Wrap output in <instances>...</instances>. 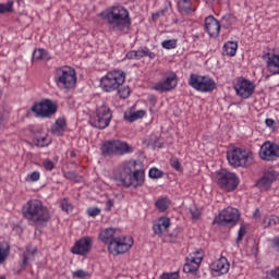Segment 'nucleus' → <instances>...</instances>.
<instances>
[{
	"mask_svg": "<svg viewBox=\"0 0 279 279\" xmlns=\"http://www.w3.org/2000/svg\"><path fill=\"white\" fill-rule=\"evenodd\" d=\"M101 243L107 245L108 252L113 256L125 254L132 250L134 239L123 234L119 229L107 228L99 233Z\"/></svg>",
	"mask_w": 279,
	"mask_h": 279,
	"instance_id": "nucleus-1",
	"label": "nucleus"
},
{
	"mask_svg": "<svg viewBox=\"0 0 279 279\" xmlns=\"http://www.w3.org/2000/svg\"><path fill=\"white\" fill-rule=\"evenodd\" d=\"M100 16L108 23L113 32H125V29H130V26L132 25L130 11H128L125 7H111L101 12Z\"/></svg>",
	"mask_w": 279,
	"mask_h": 279,
	"instance_id": "nucleus-2",
	"label": "nucleus"
},
{
	"mask_svg": "<svg viewBox=\"0 0 279 279\" xmlns=\"http://www.w3.org/2000/svg\"><path fill=\"white\" fill-rule=\"evenodd\" d=\"M22 213L24 218L28 221H33V223H47L49 219H51L49 208H47V206L39 199L28 201L24 205Z\"/></svg>",
	"mask_w": 279,
	"mask_h": 279,
	"instance_id": "nucleus-3",
	"label": "nucleus"
},
{
	"mask_svg": "<svg viewBox=\"0 0 279 279\" xmlns=\"http://www.w3.org/2000/svg\"><path fill=\"white\" fill-rule=\"evenodd\" d=\"M54 82L58 88L73 90L77 86V72L69 65L57 68L54 71Z\"/></svg>",
	"mask_w": 279,
	"mask_h": 279,
	"instance_id": "nucleus-4",
	"label": "nucleus"
},
{
	"mask_svg": "<svg viewBox=\"0 0 279 279\" xmlns=\"http://www.w3.org/2000/svg\"><path fill=\"white\" fill-rule=\"evenodd\" d=\"M227 160L231 167H252L254 153L245 148L234 147L227 153Z\"/></svg>",
	"mask_w": 279,
	"mask_h": 279,
	"instance_id": "nucleus-5",
	"label": "nucleus"
},
{
	"mask_svg": "<svg viewBox=\"0 0 279 279\" xmlns=\"http://www.w3.org/2000/svg\"><path fill=\"white\" fill-rule=\"evenodd\" d=\"M123 84H125V73L121 70L108 72L100 80V88H102L105 93H114V90H119Z\"/></svg>",
	"mask_w": 279,
	"mask_h": 279,
	"instance_id": "nucleus-6",
	"label": "nucleus"
},
{
	"mask_svg": "<svg viewBox=\"0 0 279 279\" xmlns=\"http://www.w3.org/2000/svg\"><path fill=\"white\" fill-rule=\"evenodd\" d=\"M134 148L121 140L106 141L101 146L102 156H125L132 154Z\"/></svg>",
	"mask_w": 279,
	"mask_h": 279,
	"instance_id": "nucleus-7",
	"label": "nucleus"
},
{
	"mask_svg": "<svg viewBox=\"0 0 279 279\" xmlns=\"http://www.w3.org/2000/svg\"><path fill=\"white\" fill-rule=\"evenodd\" d=\"M216 182L222 191L232 193V191H236L241 181L239 180V175H236V173L221 169L216 174Z\"/></svg>",
	"mask_w": 279,
	"mask_h": 279,
	"instance_id": "nucleus-8",
	"label": "nucleus"
},
{
	"mask_svg": "<svg viewBox=\"0 0 279 279\" xmlns=\"http://www.w3.org/2000/svg\"><path fill=\"white\" fill-rule=\"evenodd\" d=\"M187 84L198 93H213L217 88V82L208 75L191 74Z\"/></svg>",
	"mask_w": 279,
	"mask_h": 279,
	"instance_id": "nucleus-9",
	"label": "nucleus"
},
{
	"mask_svg": "<svg viewBox=\"0 0 279 279\" xmlns=\"http://www.w3.org/2000/svg\"><path fill=\"white\" fill-rule=\"evenodd\" d=\"M31 110L36 114V117H40L41 119H51V117L58 112V102L51 99H44L39 102H35Z\"/></svg>",
	"mask_w": 279,
	"mask_h": 279,
	"instance_id": "nucleus-10",
	"label": "nucleus"
},
{
	"mask_svg": "<svg viewBox=\"0 0 279 279\" xmlns=\"http://www.w3.org/2000/svg\"><path fill=\"white\" fill-rule=\"evenodd\" d=\"M110 121H112V111L110 110V107L100 105L96 109L95 118L90 120V125L98 130H106V128L110 125Z\"/></svg>",
	"mask_w": 279,
	"mask_h": 279,
	"instance_id": "nucleus-11",
	"label": "nucleus"
},
{
	"mask_svg": "<svg viewBox=\"0 0 279 279\" xmlns=\"http://www.w3.org/2000/svg\"><path fill=\"white\" fill-rule=\"evenodd\" d=\"M241 213H239V209L228 207L220 211V214L215 217L213 226H236V223H239Z\"/></svg>",
	"mask_w": 279,
	"mask_h": 279,
	"instance_id": "nucleus-12",
	"label": "nucleus"
},
{
	"mask_svg": "<svg viewBox=\"0 0 279 279\" xmlns=\"http://www.w3.org/2000/svg\"><path fill=\"white\" fill-rule=\"evenodd\" d=\"M233 88L238 97H241V99H250L256 90V85L247 78L240 77L236 80Z\"/></svg>",
	"mask_w": 279,
	"mask_h": 279,
	"instance_id": "nucleus-13",
	"label": "nucleus"
},
{
	"mask_svg": "<svg viewBox=\"0 0 279 279\" xmlns=\"http://www.w3.org/2000/svg\"><path fill=\"white\" fill-rule=\"evenodd\" d=\"M178 86V74L175 72H170L169 75L163 80L157 82L151 89L157 90V93H169Z\"/></svg>",
	"mask_w": 279,
	"mask_h": 279,
	"instance_id": "nucleus-14",
	"label": "nucleus"
},
{
	"mask_svg": "<svg viewBox=\"0 0 279 279\" xmlns=\"http://www.w3.org/2000/svg\"><path fill=\"white\" fill-rule=\"evenodd\" d=\"M259 156L262 160L274 162L279 158V145L274 142H265L260 147Z\"/></svg>",
	"mask_w": 279,
	"mask_h": 279,
	"instance_id": "nucleus-15",
	"label": "nucleus"
},
{
	"mask_svg": "<svg viewBox=\"0 0 279 279\" xmlns=\"http://www.w3.org/2000/svg\"><path fill=\"white\" fill-rule=\"evenodd\" d=\"M279 180V173L274 168H268L264 171L263 177L256 182V186L262 191H269L271 184Z\"/></svg>",
	"mask_w": 279,
	"mask_h": 279,
	"instance_id": "nucleus-16",
	"label": "nucleus"
},
{
	"mask_svg": "<svg viewBox=\"0 0 279 279\" xmlns=\"http://www.w3.org/2000/svg\"><path fill=\"white\" fill-rule=\"evenodd\" d=\"M90 250H93V238L84 236L75 242L71 252L77 256H86L87 254H90Z\"/></svg>",
	"mask_w": 279,
	"mask_h": 279,
	"instance_id": "nucleus-17",
	"label": "nucleus"
},
{
	"mask_svg": "<svg viewBox=\"0 0 279 279\" xmlns=\"http://www.w3.org/2000/svg\"><path fill=\"white\" fill-rule=\"evenodd\" d=\"M145 184V170H136L134 173L126 180H123L122 186L125 189H141Z\"/></svg>",
	"mask_w": 279,
	"mask_h": 279,
	"instance_id": "nucleus-18",
	"label": "nucleus"
},
{
	"mask_svg": "<svg viewBox=\"0 0 279 279\" xmlns=\"http://www.w3.org/2000/svg\"><path fill=\"white\" fill-rule=\"evenodd\" d=\"M137 166L138 162L136 160L124 161L119 166L118 171L120 173V184L123 183V180H128L134 171L137 170Z\"/></svg>",
	"mask_w": 279,
	"mask_h": 279,
	"instance_id": "nucleus-19",
	"label": "nucleus"
},
{
	"mask_svg": "<svg viewBox=\"0 0 279 279\" xmlns=\"http://www.w3.org/2000/svg\"><path fill=\"white\" fill-rule=\"evenodd\" d=\"M169 228H171V219L161 217L153 225V232L156 236L162 238L169 232Z\"/></svg>",
	"mask_w": 279,
	"mask_h": 279,
	"instance_id": "nucleus-20",
	"label": "nucleus"
},
{
	"mask_svg": "<svg viewBox=\"0 0 279 279\" xmlns=\"http://www.w3.org/2000/svg\"><path fill=\"white\" fill-rule=\"evenodd\" d=\"M211 274H216V276H223L230 271V263L228 258L221 256L219 259H216L210 265Z\"/></svg>",
	"mask_w": 279,
	"mask_h": 279,
	"instance_id": "nucleus-21",
	"label": "nucleus"
},
{
	"mask_svg": "<svg viewBox=\"0 0 279 279\" xmlns=\"http://www.w3.org/2000/svg\"><path fill=\"white\" fill-rule=\"evenodd\" d=\"M205 28L210 38H217L221 32V23L215 16L209 15L205 19Z\"/></svg>",
	"mask_w": 279,
	"mask_h": 279,
	"instance_id": "nucleus-22",
	"label": "nucleus"
},
{
	"mask_svg": "<svg viewBox=\"0 0 279 279\" xmlns=\"http://www.w3.org/2000/svg\"><path fill=\"white\" fill-rule=\"evenodd\" d=\"M266 68L272 75H279V54H268Z\"/></svg>",
	"mask_w": 279,
	"mask_h": 279,
	"instance_id": "nucleus-23",
	"label": "nucleus"
},
{
	"mask_svg": "<svg viewBox=\"0 0 279 279\" xmlns=\"http://www.w3.org/2000/svg\"><path fill=\"white\" fill-rule=\"evenodd\" d=\"M66 132V119L59 118L51 126V133L54 136H63Z\"/></svg>",
	"mask_w": 279,
	"mask_h": 279,
	"instance_id": "nucleus-24",
	"label": "nucleus"
},
{
	"mask_svg": "<svg viewBox=\"0 0 279 279\" xmlns=\"http://www.w3.org/2000/svg\"><path fill=\"white\" fill-rule=\"evenodd\" d=\"M145 110H137V111H126L124 113V120L129 123H134V121H138V119H143L145 117Z\"/></svg>",
	"mask_w": 279,
	"mask_h": 279,
	"instance_id": "nucleus-25",
	"label": "nucleus"
},
{
	"mask_svg": "<svg viewBox=\"0 0 279 279\" xmlns=\"http://www.w3.org/2000/svg\"><path fill=\"white\" fill-rule=\"evenodd\" d=\"M236 49H239V44H236V41H227L223 45L222 53L223 56H230L232 58L236 56Z\"/></svg>",
	"mask_w": 279,
	"mask_h": 279,
	"instance_id": "nucleus-26",
	"label": "nucleus"
},
{
	"mask_svg": "<svg viewBox=\"0 0 279 279\" xmlns=\"http://www.w3.org/2000/svg\"><path fill=\"white\" fill-rule=\"evenodd\" d=\"M178 7L182 14H191V12H195V9H193L191 4V0H180Z\"/></svg>",
	"mask_w": 279,
	"mask_h": 279,
	"instance_id": "nucleus-27",
	"label": "nucleus"
},
{
	"mask_svg": "<svg viewBox=\"0 0 279 279\" xmlns=\"http://www.w3.org/2000/svg\"><path fill=\"white\" fill-rule=\"evenodd\" d=\"M10 256V244L8 242L0 243V265H3Z\"/></svg>",
	"mask_w": 279,
	"mask_h": 279,
	"instance_id": "nucleus-28",
	"label": "nucleus"
},
{
	"mask_svg": "<svg viewBox=\"0 0 279 279\" xmlns=\"http://www.w3.org/2000/svg\"><path fill=\"white\" fill-rule=\"evenodd\" d=\"M33 60H51V57H49V51L38 48L33 52Z\"/></svg>",
	"mask_w": 279,
	"mask_h": 279,
	"instance_id": "nucleus-29",
	"label": "nucleus"
},
{
	"mask_svg": "<svg viewBox=\"0 0 279 279\" xmlns=\"http://www.w3.org/2000/svg\"><path fill=\"white\" fill-rule=\"evenodd\" d=\"M198 256L191 255L186 258V263H190L192 265H202V260L204 259V251L199 250L197 251Z\"/></svg>",
	"mask_w": 279,
	"mask_h": 279,
	"instance_id": "nucleus-30",
	"label": "nucleus"
},
{
	"mask_svg": "<svg viewBox=\"0 0 279 279\" xmlns=\"http://www.w3.org/2000/svg\"><path fill=\"white\" fill-rule=\"evenodd\" d=\"M234 23H236V16H234L230 13L226 14L221 19L222 27H225L226 29H228L229 27H232V25H234Z\"/></svg>",
	"mask_w": 279,
	"mask_h": 279,
	"instance_id": "nucleus-31",
	"label": "nucleus"
},
{
	"mask_svg": "<svg viewBox=\"0 0 279 279\" xmlns=\"http://www.w3.org/2000/svg\"><path fill=\"white\" fill-rule=\"evenodd\" d=\"M36 252H38V248H36V246H33V245L26 246V254L24 253L23 262H22L23 267H27V262L29 260V257L27 256H34Z\"/></svg>",
	"mask_w": 279,
	"mask_h": 279,
	"instance_id": "nucleus-32",
	"label": "nucleus"
},
{
	"mask_svg": "<svg viewBox=\"0 0 279 279\" xmlns=\"http://www.w3.org/2000/svg\"><path fill=\"white\" fill-rule=\"evenodd\" d=\"M279 223V217L271 215V216H265L263 220L264 228H271V226H278Z\"/></svg>",
	"mask_w": 279,
	"mask_h": 279,
	"instance_id": "nucleus-33",
	"label": "nucleus"
},
{
	"mask_svg": "<svg viewBox=\"0 0 279 279\" xmlns=\"http://www.w3.org/2000/svg\"><path fill=\"white\" fill-rule=\"evenodd\" d=\"M155 206L160 210L161 213H165L169 206H171V202L167 197H162L157 199L155 203Z\"/></svg>",
	"mask_w": 279,
	"mask_h": 279,
	"instance_id": "nucleus-34",
	"label": "nucleus"
},
{
	"mask_svg": "<svg viewBox=\"0 0 279 279\" xmlns=\"http://www.w3.org/2000/svg\"><path fill=\"white\" fill-rule=\"evenodd\" d=\"M145 56H148V58H156V54L149 51L148 48H142V49L135 50L136 60H141V58H145Z\"/></svg>",
	"mask_w": 279,
	"mask_h": 279,
	"instance_id": "nucleus-35",
	"label": "nucleus"
},
{
	"mask_svg": "<svg viewBox=\"0 0 279 279\" xmlns=\"http://www.w3.org/2000/svg\"><path fill=\"white\" fill-rule=\"evenodd\" d=\"M14 8L13 1H8L7 3H0V14H10Z\"/></svg>",
	"mask_w": 279,
	"mask_h": 279,
	"instance_id": "nucleus-36",
	"label": "nucleus"
},
{
	"mask_svg": "<svg viewBox=\"0 0 279 279\" xmlns=\"http://www.w3.org/2000/svg\"><path fill=\"white\" fill-rule=\"evenodd\" d=\"M35 145H37V147H49L51 140L47 136H39L35 140Z\"/></svg>",
	"mask_w": 279,
	"mask_h": 279,
	"instance_id": "nucleus-37",
	"label": "nucleus"
},
{
	"mask_svg": "<svg viewBox=\"0 0 279 279\" xmlns=\"http://www.w3.org/2000/svg\"><path fill=\"white\" fill-rule=\"evenodd\" d=\"M197 269H199V266L197 264H191L190 262H186L183 266L184 274H195Z\"/></svg>",
	"mask_w": 279,
	"mask_h": 279,
	"instance_id": "nucleus-38",
	"label": "nucleus"
},
{
	"mask_svg": "<svg viewBox=\"0 0 279 279\" xmlns=\"http://www.w3.org/2000/svg\"><path fill=\"white\" fill-rule=\"evenodd\" d=\"M191 218L194 221H197L202 218V209L197 208L196 206H192L190 208Z\"/></svg>",
	"mask_w": 279,
	"mask_h": 279,
	"instance_id": "nucleus-39",
	"label": "nucleus"
},
{
	"mask_svg": "<svg viewBox=\"0 0 279 279\" xmlns=\"http://www.w3.org/2000/svg\"><path fill=\"white\" fill-rule=\"evenodd\" d=\"M163 49H175L178 47V40L175 39H167L162 41Z\"/></svg>",
	"mask_w": 279,
	"mask_h": 279,
	"instance_id": "nucleus-40",
	"label": "nucleus"
},
{
	"mask_svg": "<svg viewBox=\"0 0 279 279\" xmlns=\"http://www.w3.org/2000/svg\"><path fill=\"white\" fill-rule=\"evenodd\" d=\"M149 178L153 180H158V178H162V170L158 168H151L148 172Z\"/></svg>",
	"mask_w": 279,
	"mask_h": 279,
	"instance_id": "nucleus-41",
	"label": "nucleus"
},
{
	"mask_svg": "<svg viewBox=\"0 0 279 279\" xmlns=\"http://www.w3.org/2000/svg\"><path fill=\"white\" fill-rule=\"evenodd\" d=\"M130 93L131 92L129 86H124L118 90L120 99H128L130 97Z\"/></svg>",
	"mask_w": 279,
	"mask_h": 279,
	"instance_id": "nucleus-42",
	"label": "nucleus"
},
{
	"mask_svg": "<svg viewBox=\"0 0 279 279\" xmlns=\"http://www.w3.org/2000/svg\"><path fill=\"white\" fill-rule=\"evenodd\" d=\"M159 279H180V272L174 271V272H163Z\"/></svg>",
	"mask_w": 279,
	"mask_h": 279,
	"instance_id": "nucleus-43",
	"label": "nucleus"
},
{
	"mask_svg": "<svg viewBox=\"0 0 279 279\" xmlns=\"http://www.w3.org/2000/svg\"><path fill=\"white\" fill-rule=\"evenodd\" d=\"M26 182H38L40 180V172L34 171L25 178Z\"/></svg>",
	"mask_w": 279,
	"mask_h": 279,
	"instance_id": "nucleus-44",
	"label": "nucleus"
},
{
	"mask_svg": "<svg viewBox=\"0 0 279 279\" xmlns=\"http://www.w3.org/2000/svg\"><path fill=\"white\" fill-rule=\"evenodd\" d=\"M61 208L64 213H71V210H73V205H71L69 203V201H66V198H64L62 202H61Z\"/></svg>",
	"mask_w": 279,
	"mask_h": 279,
	"instance_id": "nucleus-45",
	"label": "nucleus"
},
{
	"mask_svg": "<svg viewBox=\"0 0 279 279\" xmlns=\"http://www.w3.org/2000/svg\"><path fill=\"white\" fill-rule=\"evenodd\" d=\"M87 215L89 217H97L98 215H101V209L98 207H89L87 209Z\"/></svg>",
	"mask_w": 279,
	"mask_h": 279,
	"instance_id": "nucleus-46",
	"label": "nucleus"
},
{
	"mask_svg": "<svg viewBox=\"0 0 279 279\" xmlns=\"http://www.w3.org/2000/svg\"><path fill=\"white\" fill-rule=\"evenodd\" d=\"M266 279H279V267L270 270L266 276Z\"/></svg>",
	"mask_w": 279,
	"mask_h": 279,
	"instance_id": "nucleus-47",
	"label": "nucleus"
},
{
	"mask_svg": "<svg viewBox=\"0 0 279 279\" xmlns=\"http://www.w3.org/2000/svg\"><path fill=\"white\" fill-rule=\"evenodd\" d=\"M73 278H88V271L86 270H76L73 272Z\"/></svg>",
	"mask_w": 279,
	"mask_h": 279,
	"instance_id": "nucleus-48",
	"label": "nucleus"
},
{
	"mask_svg": "<svg viewBox=\"0 0 279 279\" xmlns=\"http://www.w3.org/2000/svg\"><path fill=\"white\" fill-rule=\"evenodd\" d=\"M245 234H247V231H246L245 227L242 226L239 230L236 242L239 243V242L243 241V236H245Z\"/></svg>",
	"mask_w": 279,
	"mask_h": 279,
	"instance_id": "nucleus-49",
	"label": "nucleus"
},
{
	"mask_svg": "<svg viewBox=\"0 0 279 279\" xmlns=\"http://www.w3.org/2000/svg\"><path fill=\"white\" fill-rule=\"evenodd\" d=\"M54 167L56 166L53 165V161L51 160L44 161V168L46 169V171H53Z\"/></svg>",
	"mask_w": 279,
	"mask_h": 279,
	"instance_id": "nucleus-50",
	"label": "nucleus"
},
{
	"mask_svg": "<svg viewBox=\"0 0 279 279\" xmlns=\"http://www.w3.org/2000/svg\"><path fill=\"white\" fill-rule=\"evenodd\" d=\"M65 178H66L68 180H74L75 182H77V180H78L77 172H75V171H69V172H66V173H65Z\"/></svg>",
	"mask_w": 279,
	"mask_h": 279,
	"instance_id": "nucleus-51",
	"label": "nucleus"
},
{
	"mask_svg": "<svg viewBox=\"0 0 279 279\" xmlns=\"http://www.w3.org/2000/svg\"><path fill=\"white\" fill-rule=\"evenodd\" d=\"M167 12V9H163L161 11H158L157 13L153 14V21H158L160 16H165V13Z\"/></svg>",
	"mask_w": 279,
	"mask_h": 279,
	"instance_id": "nucleus-52",
	"label": "nucleus"
},
{
	"mask_svg": "<svg viewBox=\"0 0 279 279\" xmlns=\"http://www.w3.org/2000/svg\"><path fill=\"white\" fill-rule=\"evenodd\" d=\"M171 167L174 168L175 171H182V165L180 163L179 160L172 161Z\"/></svg>",
	"mask_w": 279,
	"mask_h": 279,
	"instance_id": "nucleus-53",
	"label": "nucleus"
},
{
	"mask_svg": "<svg viewBox=\"0 0 279 279\" xmlns=\"http://www.w3.org/2000/svg\"><path fill=\"white\" fill-rule=\"evenodd\" d=\"M128 60H136V50H131L126 53Z\"/></svg>",
	"mask_w": 279,
	"mask_h": 279,
	"instance_id": "nucleus-54",
	"label": "nucleus"
},
{
	"mask_svg": "<svg viewBox=\"0 0 279 279\" xmlns=\"http://www.w3.org/2000/svg\"><path fill=\"white\" fill-rule=\"evenodd\" d=\"M112 206H114V202H113L112 199H108V201L106 202L105 210H107V211L112 210Z\"/></svg>",
	"mask_w": 279,
	"mask_h": 279,
	"instance_id": "nucleus-55",
	"label": "nucleus"
},
{
	"mask_svg": "<svg viewBox=\"0 0 279 279\" xmlns=\"http://www.w3.org/2000/svg\"><path fill=\"white\" fill-rule=\"evenodd\" d=\"M148 101L150 104H153L154 106H156V101H158V99L156 98L155 95H150V96H148Z\"/></svg>",
	"mask_w": 279,
	"mask_h": 279,
	"instance_id": "nucleus-56",
	"label": "nucleus"
},
{
	"mask_svg": "<svg viewBox=\"0 0 279 279\" xmlns=\"http://www.w3.org/2000/svg\"><path fill=\"white\" fill-rule=\"evenodd\" d=\"M254 219H260V209H256L253 214Z\"/></svg>",
	"mask_w": 279,
	"mask_h": 279,
	"instance_id": "nucleus-57",
	"label": "nucleus"
},
{
	"mask_svg": "<svg viewBox=\"0 0 279 279\" xmlns=\"http://www.w3.org/2000/svg\"><path fill=\"white\" fill-rule=\"evenodd\" d=\"M274 120L272 119H266V125L268 126V128H271V125H274Z\"/></svg>",
	"mask_w": 279,
	"mask_h": 279,
	"instance_id": "nucleus-58",
	"label": "nucleus"
},
{
	"mask_svg": "<svg viewBox=\"0 0 279 279\" xmlns=\"http://www.w3.org/2000/svg\"><path fill=\"white\" fill-rule=\"evenodd\" d=\"M191 255L199 256V254H197V251L192 253Z\"/></svg>",
	"mask_w": 279,
	"mask_h": 279,
	"instance_id": "nucleus-59",
	"label": "nucleus"
},
{
	"mask_svg": "<svg viewBox=\"0 0 279 279\" xmlns=\"http://www.w3.org/2000/svg\"><path fill=\"white\" fill-rule=\"evenodd\" d=\"M170 239H172V241H175V239H173V233L170 234Z\"/></svg>",
	"mask_w": 279,
	"mask_h": 279,
	"instance_id": "nucleus-60",
	"label": "nucleus"
},
{
	"mask_svg": "<svg viewBox=\"0 0 279 279\" xmlns=\"http://www.w3.org/2000/svg\"><path fill=\"white\" fill-rule=\"evenodd\" d=\"M71 156H72V157H75V154L72 153Z\"/></svg>",
	"mask_w": 279,
	"mask_h": 279,
	"instance_id": "nucleus-61",
	"label": "nucleus"
},
{
	"mask_svg": "<svg viewBox=\"0 0 279 279\" xmlns=\"http://www.w3.org/2000/svg\"><path fill=\"white\" fill-rule=\"evenodd\" d=\"M0 279H5V277L1 276Z\"/></svg>",
	"mask_w": 279,
	"mask_h": 279,
	"instance_id": "nucleus-62",
	"label": "nucleus"
}]
</instances>
